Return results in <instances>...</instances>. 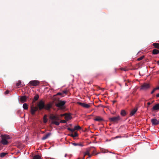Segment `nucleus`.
<instances>
[{"instance_id":"nucleus-39","label":"nucleus","mask_w":159,"mask_h":159,"mask_svg":"<svg viewBox=\"0 0 159 159\" xmlns=\"http://www.w3.org/2000/svg\"><path fill=\"white\" fill-rule=\"evenodd\" d=\"M156 89L155 88H154L152 90V92L151 93V94H153L156 91Z\"/></svg>"},{"instance_id":"nucleus-11","label":"nucleus","mask_w":159,"mask_h":159,"mask_svg":"<svg viewBox=\"0 0 159 159\" xmlns=\"http://www.w3.org/2000/svg\"><path fill=\"white\" fill-rule=\"evenodd\" d=\"M52 104L49 102L46 105H45L44 109L46 110H49L52 107Z\"/></svg>"},{"instance_id":"nucleus-48","label":"nucleus","mask_w":159,"mask_h":159,"mask_svg":"<svg viewBox=\"0 0 159 159\" xmlns=\"http://www.w3.org/2000/svg\"><path fill=\"white\" fill-rule=\"evenodd\" d=\"M101 90H102V91H103L104 90V89H102Z\"/></svg>"},{"instance_id":"nucleus-40","label":"nucleus","mask_w":159,"mask_h":159,"mask_svg":"<svg viewBox=\"0 0 159 159\" xmlns=\"http://www.w3.org/2000/svg\"><path fill=\"white\" fill-rule=\"evenodd\" d=\"M127 82H125V85L126 86H128V83H129V80H128Z\"/></svg>"},{"instance_id":"nucleus-14","label":"nucleus","mask_w":159,"mask_h":159,"mask_svg":"<svg viewBox=\"0 0 159 159\" xmlns=\"http://www.w3.org/2000/svg\"><path fill=\"white\" fill-rule=\"evenodd\" d=\"M27 97L25 96H22L20 98L21 102H24L26 101Z\"/></svg>"},{"instance_id":"nucleus-6","label":"nucleus","mask_w":159,"mask_h":159,"mask_svg":"<svg viewBox=\"0 0 159 159\" xmlns=\"http://www.w3.org/2000/svg\"><path fill=\"white\" fill-rule=\"evenodd\" d=\"M150 87V85L149 84L144 83L140 87V89L142 90H146Z\"/></svg>"},{"instance_id":"nucleus-15","label":"nucleus","mask_w":159,"mask_h":159,"mask_svg":"<svg viewBox=\"0 0 159 159\" xmlns=\"http://www.w3.org/2000/svg\"><path fill=\"white\" fill-rule=\"evenodd\" d=\"M51 135V133H49L46 134L42 138V140H44L47 138H48Z\"/></svg>"},{"instance_id":"nucleus-5","label":"nucleus","mask_w":159,"mask_h":159,"mask_svg":"<svg viewBox=\"0 0 159 159\" xmlns=\"http://www.w3.org/2000/svg\"><path fill=\"white\" fill-rule=\"evenodd\" d=\"M29 84L30 86H36L39 85V82L37 80H32L29 82Z\"/></svg>"},{"instance_id":"nucleus-8","label":"nucleus","mask_w":159,"mask_h":159,"mask_svg":"<svg viewBox=\"0 0 159 159\" xmlns=\"http://www.w3.org/2000/svg\"><path fill=\"white\" fill-rule=\"evenodd\" d=\"M151 122L153 125H157L159 124V119L157 120L156 118L152 119L151 120Z\"/></svg>"},{"instance_id":"nucleus-31","label":"nucleus","mask_w":159,"mask_h":159,"mask_svg":"<svg viewBox=\"0 0 159 159\" xmlns=\"http://www.w3.org/2000/svg\"><path fill=\"white\" fill-rule=\"evenodd\" d=\"M144 56H142L141 57H139V58H138L137 59V60L138 61H140V60H142V59H143L144 58Z\"/></svg>"},{"instance_id":"nucleus-36","label":"nucleus","mask_w":159,"mask_h":159,"mask_svg":"<svg viewBox=\"0 0 159 159\" xmlns=\"http://www.w3.org/2000/svg\"><path fill=\"white\" fill-rule=\"evenodd\" d=\"M57 95H62V96H64L63 95V93H58L57 94Z\"/></svg>"},{"instance_id":"nucleus-43","label":"nucleus","mask_w":159,"mask_h":159,"mask_svg":"<svg viewBox=\"0 0 159 159\" xmlns=\"http://www.w3.org/2000/svg\"><path fill=\"white\" fill-rule=\"evenodd\" d=\"M157 90H159V86L158 87H157L156 88H155Z\"/></svg>"},{"instance_id":"nucleus-24","label":"nucleus","mask_w":159,"mask_h":159,"mask_svg":"<svg viewBox=\"0 0 159 159\" xmlns=\"http://www.w3.org/2000/svg\"><path fill=\"white\" fill-rule=\"evenodd\" d=\"M33 159H41V157L39 155H35L33 157Z\"/></svg>"},{"instance_id":"nucleus-1","label":"nucleus","mask_w":159,"mask_h":159,"mask_svg":"<svg viewBox=\"0 0 159 159\" xmlns=\"http://www.w3.org/2000/svg\"><path fill=\"white\" fill-rule=\"evenodd\" d=\"M1 143L3 145H7L8 143L7 140L10 139V136L8 135H4L1 136Z\"/></svg>"},{"instance_id":"nucleus-18","label":"nucleus","mask_w":159,"mask_h":159,"mask_svg":"<svg viewBox=\"0 0 159 159\" xmlns=\"http://www.w3.org/2000/svg\"><path fill=\"white\" fill-rule=\"evenodd\" d=\"M57 120H52L51 121V123L52 124H54L56 125H59L60 124V123Z\"/></svg>"},{"instance_id":"nucleus-33","label":"nucleus","mask_w":159,"mask_h":159,"mask_svg":"<svg viewBox=\"0 0 159 159\" xmlns=\"http://www.w3.org/2000/svg\"><path fill=\"white\" fill-rule=\"evenodd\" d=\"M47 119L45 118V117H44V118H43V122L44 123H46L47 121Z\"/></svg>"},{"instance_id":"nucleus-32","label":"nucleus","mask_w":159,"mask_h":159,"mask_svg":"<svg viewBox=\"0 0 159 159\" xmlns=\"http://www.w3.org/2000/svg\"><path fill=\"white\" fill-rule=\"evenodd\" d=\"M67 129L69 130V131H70L71 132H73V131H74L75 130H74V129H71L70 128H67Z\"/></svg>"},{"instance_id":"nucleus-29","label":"nucleus","mask_w":159,"mask_h":159,"mask_svg":"<svg viewBox=\"0 0 159 159\" xmlns=\"http://www.w3.org/2000/svg\"><path fill=\"white\" fill-rule=\"evenodd\" d=\"M21 82L20 80H19L16 84V86L17 87H19V86L20 85Z\"/></svg>"},{"instance_id":"nucleus-30","label":"nucleus","mask_w":159,"mask_h":159,"mask_svg":"<svg viewBox=\"0 0 159 159\" xmlns=\"http://www.w3.org/2000/svg\"><path fill=\"white\" fill-rule=\"evenodd\" d=\"M74 130H79L81 129V128L79 126H75L74 128Z\"/></svg>"},{"instance_id":"nucleus-37","label":"nucleus","mask_w":159,"mask_h":159,"mask_svg":"<svg viewBox=\"0 0 159 159\" xmlns=\"http://www.w3.org/2000/svg\"><path fill=\"white\" fill-rule=\"evenodd\" d=\"M66 121L65 120H62L60 121V123H66Z\"/></svg>"},{"instance_id":"nucleus-44","label":"nucleus","mask_w":159,"mask_h":159,"mask_svg":"<svg viewBox=\"0 0 159 159\" xmlns=\"http://www.w3.org/2000/svg\"><path fill=\"white\" fill-rule=\"evenodd\" d=\"M116 102V100L113 101V104H114Z\"/></svg>"},{"instance_id":"nucleus-35","label":"nucleus","mask_w":159,"mask_h":159,"mask_svg":"<svg viewBox=\"0 0 159 159\" xmlns=\"http://www.w3.org/2000/svg\"><path fill=\"white\" fill-rule=\"evenodd\" d=\"M92 152V156L93 155H94L95 154V153L96 152V151L95 150H93Z\"/></svg>"},{"instance_id":"nucleus-19","label":"nucleus","mask_w":159,"mask_h":159,"mask_svg":"<svg viewBox=\"0 0 159 159\" xmlns=\"http://www.w3.org/2000/svg\"><path fill=\"white\" fill-rule=\"evenodd\" d=\"M137 110V109L134 108L131 111L130 113V115L131 116H132L134 115V114L136 112Z\"/></svg>"},{"instance_id":"nucleus-2","label":"nucleus","mask_w":159,"mask_h":159,"mask_svg":"<svg viewBox=\"0 0 159 159\" xmlns=\"http://www.w3.org/2000/svg\"><path fill=\"white\" fill-rule=\"evenodd\" d=\"M66 103L65 101L60 100L58 102L55 104L56 106L61 109H63L65 108L64 105Z\"/></svg>"},{"instance_id":"nucleus-16","label":"nucleus","mask_w":159,"mask_h":159,"mask_svg":"<svg viewBox=\"0 0 159 159\" xmlns=\"http://www.w3.org/2000/svg\"><path fill=\"white\" fill-rule=\"evenodd\" d=\"M65 119L67 120L71 119L72 118V117L70 114H66L65 116Z\"/></svg>"},{"instance_id":"nucleus-26","label":"nucleus","mask_w":159,"mask_h":159,"mask_svg":"<svg viewBox=\"0 0 159 159\" xmlns=\"http://www.w3.org/2000/svg\"><path fill=\"white\" fill-rule=\"evenodd\" d=\"M72 144L75 146H79L81 147H82L83 146V145L81 143L79 144L75 143H72Z\"/></svg>"},{"instance_id":"nucleus-28","label":"nucleus","mask_w":159,"mask_h":159,"mask_svg":"<svg viewBox=\"0 0 159 159\" xmlns=\"http://www.w3.org/2000/svg\"><path fill=\"white\" fill-rule=\"evenodd\" d=\"M78 134L77 132H75L74 134H72L70 135V136L73 137H76L77 136Z\"/></svg>"},{"instance_id":"nucleus-49","label":"nucleus","mask_w":159,"mask_h":159,"mask_svg":"<svg viewBox=\"0 0 159 159\" xmlns=\"http://www.w3.org/2000/svg\"><path fill=\"white\" fill-rule=\"evenodd\" d=\"M118 136H116V138H118Z\"/></svg>"},{"instance_id":"nucleus-20","label":"nucleus","mask_w":159,"mask_h":159,"mask_svg":"<svg viewBox=\"0 0 159 159\" xmlns=\"http://www.w3.org/2000/svg\"><path fill=\"white\" fill-rule=\"evenodd\" d=\"M152 45L155 48L159 49V43H153Z\"/></svg>"},{"instance_id":"nucleus-7","label":"nucleus","mask_w":159,"mask_h":159,"mask_svg":"<svg viewBox=\"0 0 159 159\" xmlns=\"http://www.w3.org/2000/svg\"><path fill=\"white\" fill-rule=\"evenodd\" d=\"M120 119V117L119 116H117L109 118L110 121L114 122H117Z\"/></svg>"},{"instance_id":"nucleus-3","label":"nucleus","mask_w":159,"mask_h":159,"mask_svg":"<svg viewBox=\"0 0 159 159\" xmlns=\"http://www.w3.org/2000/svg\"><path fill=\"white\" fill-rule=\"evenodd\" d=\"M95 148L94 147H92L87 148L86 151L84 154V156L83 158V159H84L85 156L87 155L88 156V157H87V158H90L92 157V155L90 154V152H91V150L93 148Z\"/></svg>"},{"instance_id":"nucleus-25","label":"nucleus","mask_w":159,"mask_h":159,"mask_svg":"<svg viewBox=\"0 0 159 159\" xmlns=\"http://www.w3.org/2000/svg\"><path fill=\"white\" fill-rule=\"evenodd\" d=\"M120 114L123 116H125L126 114L125 111L124 110H122L121 111Z\"/></svg>"},{"instance_id":"nucleus-13","label":"nucleus","mask_w":159,"mask_h":159,"mask_svg":"<svg viewBox=\"0 0 159 159\" xmlns=\"http://www.w3.org/2000/svg\"><path fill=\"white\" fill-rule=\"evenodd\" d=\"M50 119L52 120H59V118L58 117L53 115H51L50 116Z\"/></svg>"},{"instance_id":"nucleus-41","label":"nucleus","mask_w":159,"mask_h":159,"mask_svg":"<svg viewBox=\"0 0 159 159\" xmlns=\"http://www.w3.org/2000/svg\"><path fill=\"white\" fill-rule=\"evenodd\" d=\"M62 93H63V94L64 93L66 94L67 93V91L66 90L63 91Z\"/></svg>"},{"instance_id":"nucleus-12","label":"nucleus","mask_w":159,"mask_h":159,"mask_svg":"<svg viewBox=\"0 0 159 159\" xmlns=\"http://www.w3.org/2000/svg\"><path fill=\"white\" fill-rule=\"evenodd\" d=\"M152 111H157L159 110V103L156 104L152 107Z\"/></svg>"},{"instance_id":"nucleus-45","label":"nucleus","mask_w":159,"mask_h":159,"mask_svg":"<svg viewBox=\"0 0 159 159\" xmlns=\"http://www.w3.org/2000/svg\"><path fill=\"white\" fill-rule=\"evenodd\" d=\"M156 97H159V93L156 95Z\"/></svg>"},{"instance_id":"nucleus-27","label":"nucleus","mask_w":159,"mask_h":159,"mask_svg":"<svg viewBox=\"0 0 159 159\" xmlns=\"http://www.w3.org/2000/svg\"><path fill=\"white\" fill-rule=\"evenodd\" d=\"M7 153L5 152H2L0 154V156L1 157H3L5 156Z\"/></svg>"},{"instance_id":"nucleus-47","label":"nucleus","mask_w":159,"mask_h":159,"mask_svg":"<svg viewBox=\"0 0 159 159\" xmlns=\"http://www.w3.org/2000/svg\"><path fill=\"white\" fill-rule=\"evenodd\" d=\"M66 156H67V154H65V157H66Z\"/></svg>"},{"instance_id":"nucleus-9","label":"nucleus","mask_w":159,"mask_h":159,"mask_svg":"<svg viewBox=\"0 0 159 159\" xmlns=\"http://www.w3.org/2000/svg\"><path fill=\"white\" fill-rule=\"evenodd\" d=\"M38 110V108L37 107H31V112L32 115H34L35 112Z\"/></svg>"},{"instance_id":"nucleus-22","label":"nucleus","mask_w":159,"mask_h":159,"mask_svg":"<svg viewBox=\"0 0 159 159\" xmlns=\"http://www.w3.org/2000/svg\"><path fill=\"white\" fill-rule=\"evenodd\" d=\"M39 98V96L38 94L36 95L34 97L33 100V102H34L35 101L37 100Z\"/></svg>"},{"instance_id":"nucleus-21","label":"nucleus","mask_w":159,"mask_h":159,"mask_svg":"<svg viewBox=\"0 0 159 159\" xmlns=\"http://www.w3.org/2000/svg\"><path fill=\"white\" fill-rule=\"evenodd\" d=\"M94 120L97 121H102L103 119L100 117L97 116L95 118Z\"/></svg>"},{"instance_id":"nucleus-42","label":"nucleus","mask_w":159,"mask_h":159,"mask_svg":"<svg viewBox=\"0 0 159 159\" xmlns=\"http://www.w3.org/2000/svg\"><path fill=\"white\" fill-rule=\"evenodd\" d=\"M151 104H152V103H151V102H148L147 103V104H148V106H149V105H150Z\"/></svg>"},{"instance_id":"nucleus-38","label":"nucleus","mask_w":159,"mask_h":159,"mask_svg":"<svg viewBox=\"0 0 159 159\" xmlns=\"http://www.w3.org/2000/svg\"><path fill=\"white\" fill-rule=\"evenodd\" d=\"M10 91L8 90H7L5 92V94H8L9 93Z\"/></svg>"},{"instance_id":"nucleus-34","label":"nucleus","mask_w":159,"mask_h":159,"mask_svg":"<svg viewBox=\"0 0 159 159\" xmlns=\"http://www.w3.org/2000/svg\"><path fill=\"white\" fill-rule=\"evenodd\" d=\"M120 70H124V71H127L128 70L126 69V68H120Z\"/></svg>"},{"instance_id":"nucleus-4","label":"nucleus","mask_w":159,"mask_h":159,"mask_svg":"<svg viewBox=\"0 0 159 159\" xmlns=\"http://www.w3.org/2000/svg\"><path fill=\"white\" fill-rule=\"evenodd\" d=\"M37 107L38 110H41L43 109H44L45 107V103L43 100H40L37 105Z\"/></svg>"},{"instance_id":"nucleus-46","label":"nucleus","mask_w":159,"mask_h":159,"mask_svg":"<svg viewBox=\"0 0 159 159\" xmlns=\"http://www.w3.org/2000/svg\"><path fill=\"white\" fill-rule=\"evenodd\" d=\"M157 63L159 65V60L158 61H157Z\"/></svg>"},{"instance_id":"nucleus-23","label":"nucleus","mask_w":159,"mask_h":159,"mask_svg":"<svg viewBox=\"0 0 159 159\" xmlns=\"http://www.w3.org/2000/svg\"><path fill=\"white\" fill-rule=\"evenodd\" d=\"M23 107L25 110H27L28 109V105L26 103H24L23 105Z\"/></svg>"},{"instance_id":"nucleus-10","label":"nucleus","mask_w":159,"mask_h":159,"mask_svg":"<svg viewBox=\"0 0 159 159\" xmlns=\"http://www.w3.org/2000/svg\"><path fill=\"white\" fill-rule=\"evenodd\" d=\"M78 104L81 106L86 108H89L90 107V106L89 104H85L84 103L78 102Z\"/></svg>"},{"instance_id":"nucleus-17","label":"nucleus","mask_w":159,"mask_h":159,"mask_svg":"<svg viewBox=\"0 0 159 159\" xmlns=\"http://www.w3.org/2000/svg\"><path fill=\"white\" fill-rule=\"evenodd\" d=\"M159 53V51L156 49H154L152 51V54L154 55H157Z\"/></svg>"}]
</instances>
